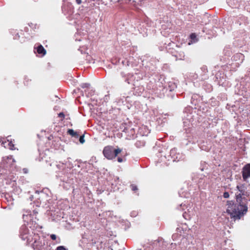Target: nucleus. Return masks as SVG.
Segmentation results:
<instances>
[{"label":"nucleus","instance_id":"nucleus-14","mask_svg":"<svg viewBox=\"0 0 250 250\" xmlns=\"http://www.w3.org/2000/svg\"><path fill=\"white\" fill-rule=\"evenodd\" d=\"M58 116L63 120L64 118L65 115L63 112H61L58 114Z\"/></svg>","mask_w":250,"mask_h":250},{"label":"nucleus","instance_id":"nucleus-20","mask_svg":"<svg viewBox=\"0 0 250 250\" xmlns=\"http://www.w3.org/2000/svg\"><path fill=\"white\" fill-rule=\"evenodd\" d=\"M20 37V36L19 35V34L17 33L16 36L14 37V39H15V40H17V39H18Z\"/></svg>","mask_w":250,"mask_h":250},{"label":"nucleus","instance_id":"nucleus-10","mask_svg":"<svg viewBox=\"0 0 250 250\" xmlns=\"http://www.w3.org/2000/svg\"><path fill=\"white\" fill-rule=\"evenodd\" d=\"M79 136H80L79 141H80V143L83 144L85 142V140L84 139V135L83 134L81 136L80 135Z\"/></svg>","mask_w":250,"mask_h":250},{"label":"nucleus","instance_id":"nucleus-13","mask_svg":"<svg viewBox=\"0 0 250 250\" xmlns=\"http://www.w3.org/2000/svg\"><path fill=\"white\" fill-rule=\"evenodd\" d=\"M57 250H66L64 246H60L57 248Z\"/></svg>","mask_w":250,"mask_h":250},{"label":"nucleus","instance_id":"nucleus-3","mask_svg":"<svg viewBox=\"0 0 250 250\" xmlns=\"http://www.w3.org/2000/svg\"><path fill=\"white\" fill-rule=\"evenodd\" d=\"M20 237L22 240L26 241V243L29 244L32 242L31 237H33V232L32 234L29 233V231L27 227L25 226H22L20 229Z\"/></svg>","mask_w":250,"mask_h":250},{"label":"nucleus","instance_id":"nucleus-19","mask_svg":"<svg viewBox=\"0 0 250 250\" xmlns=\"http://www.w3.org/2000/svg\"><path fill=\"white\" fill-rule=\"evenodd\" d=\"M196 37V35L195 34H191L190 35V38L192 39H194Z\"/></svg>","mask_w":250,"mask_h":250},{"label":"nucleus","instance_id":"nucleus-2","mask_svg":"<svg viewBox=\"0 0 250 250\" xmlns=\"http://www.w3.org/2000/svg\"><path fill=\"white\" fill-rule=\"evenodd\" d=\"M236 188L238 190L235 194L237 202L247 204L248 200H250V194L248 191L247 187L245 184H239Z\"/></svg>","mask_w":250,"mask_h":250},{"label":"nucleus","instance_id":"nucleus-6","mask_svg":"<svg viewBox=\"0 0 250 250\" xmlns=\"http://www.w3.org/2000/svg\"><path fill=\"white\" fill-rule=\"evenodd\" d=\"M242 176L245 180L250 176V164H247L243 167Z\"/></svg>","mask_w":250,"mask_h":250},{"label":"nucleus","instance_id":"nucleus-4","mask_svg":"<svg viewBox=\"0 0 250 250\" xmlns=\"http://www.w3.org/2000/svg\"><path fill=\"white\" fill-rule=\"evenodd\" d=\"M32 248L35 250H42L44 246V242L43 238H41L38 234L34 233L33 237H31Z\"/></svg>","mask_w":250,"mask_h":250},{"label":"nucleus","instance_id":"nucleus-5","mask_svg":"<svg viewBox=\"0 0 250 250\" xmlns=\"http://www.w3.org/2000/svg\"><path fill=\"white\" fill-rule=\"evenodd\" d=\"M114 148L111 146H106L103 150V154L108 159H112L115 158V154H113Z\"/></svg>","mask_w":250,"mask_h":250},{"label":"nucleus","instance_id":"nucleus-17","mask_svg":"<svg viewBox=\"0 0 250 250\" xmlns=\"http://www.w3.org/2000/svg\"><path fill=\"white\" fill-rule=\"evenodd\" d=\"M89 84H87V83H83L82 85V88H85V87H88V85Z\"/></svg>","mask_w":250,"mask_h":250},{"label":"nucleus","instance_id":"nucleus-9","mask_svg":"<svg viewBox=\"0 0 250 250\" xmlns=\"http://www.w3.org/2000/svg\"><path fill=\"white\" fill-rule=\"evenodd\" d=\"M122 151V150L120 148L114 149L113 154H115V158L117 156V155L120 153Z\"/></svg>","mask_w":250,"mask_h":250},{"label":"nucleus","instance_id":"nucleus-15","mask_svg":"<svg viewBox=\"0 0 250 250\" xmlns=\"http://www.w3.org/2000/svg\"><path fill=\"white\" fill-rule=\"evenodd\" d=\"M50 238H51L52 240H55L56 239L57 236L55 234H51Z\"/></svg>","mask_w":250,"mask_h":250},{"label":"nucleus","instance_id":"nucleus-8","mask_svg":"<svg viewBox=\"0 0 250 250\" xmlns=\"http://www.w3.org/2000/svg\"><path fill=\"white\" fill-rule=\"evenodd\" d=\"M37 51L39 54H42L43 55H44L46 53V50L42 45H40L38 46Z\"/></svg>","mask_w":250,"mask_h":250},{"label":"nucleus","instance_id":"nucleus-1","mask_svg":"<svg viewBox=\"0 0 250 250\" xmlns=\"http://www.w3.org/2000/svg\"><path fill=\"white\" fill-rule=\"evenodd\" d=\"M234 204L231 201L227 202V212L234 221L240 219L248 211L247 204L237 202Z\"/></svg>","mask_w":250,"mask_h":250},{"label":"nucleus","instance_id":"nucleus-11","mask_svg":"<svg viewBox=\"0 0 250 250\" xmlns=\"http://www.w3.org/2000/svg\"><path fill=\"white\" fill-rule=\"evenodd\" d=\"M131 188L132 190L133 191H136L138 190L137 187L135 185H131Z\"/></svg>","mask_w":250,"mask_h":250},{"label":"nucleus","instance_id":"nucleus-18","mask_svg":"<svg viewBox=\"0 0 250 250\" xmlns=\"http://www.w3.org/2000/svg\"><path fill=\"white\" fill-rule=\"evenodd\" d=\"M9 146H10V148L11 149H13V147L14 146V145L13 144H12L11 142L9 143Z\"/></svg>","mask_w":250,"mask_h":250},{"label":"nucleus","instance_id":"nucleus-12","mask_svg":"<svg viewBox=\"0 0 250 250\" xmlns=\"http://www.w3.org/2000/svg\"><path fill=\"white\" fill-rule=\"evenodd\" d=\"M229 196V193L228 192H225L223 194V197L225 198H228Z\"/></svg>","mask_w":250,"mask_h":250},{"label":"nucleus","instance_id":"nucleus-16","mask_svg":"<svg viewBox=\"0 0 250 250\" xmlns=\"http://www.w3.org/2000/svg\"><path fill=\"white\" fill-rule=\"evenodd\" d=\"M103 3H105V4H107L108 2H113L114 0H102Z\"/></svg>","mask_w":250,"mask_h":250},{"label":"nucleus","instance_id":"nucleus-23","mask_svg":"<svg viewBox=\"0 0 250 250\" xmlns=\"http://www.w3.org/2000/svg\"><path fill=\"white\" fill-rule=\"evenodd\" d=\"M238 55H239V56H242V54H238Z\"/></svg>","mask_w":250,"mask_h":250},{"label":"nucleus","instance_id":"nucleus-7","mask_svg":"<svg viewBox=\"0 0 250 250\" xmlns=\"http://www.w3.org/2000/svg\"><path fill=\"white\" fill-rule=\"evenodd\" d=\"M67 133L68 134L75 138H78L80 136L79 132L75 131L72 129H68Z\"/></svg>","mask_w":250,"mask_h":250},{"label":"nucleus","instance_id":"nucleus-21","mask_svg":"<svg viewBox=\"0 0 250 250\" xmlns=\"http://www.w3.org/2000/svg\"><path fill=\"white\" fill-rule=\"evenodd\" d=\"M76 2L78 4H80L82 3L81 0H76Z\"/></svg>","mask_w":250,"mask_h":250},{"label":"nucleus","instance_id":"nucleus-22","mask_svg":"<svg viewBox=\"0 0 250 250\" xmlns=\"http://www.w3.org/2000/svg\"><path fill=\"white\" fill-rule=\"evenodd\" d=\"M123 159L122 158H120V157H118V161L120 163H121L123 162Z\"/></svg>","mask_w":250,"mask_h":250}]
</instances>
